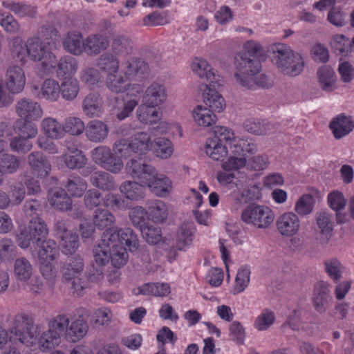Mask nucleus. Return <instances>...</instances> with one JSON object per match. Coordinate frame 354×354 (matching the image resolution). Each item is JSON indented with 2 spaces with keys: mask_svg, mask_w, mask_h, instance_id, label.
<instances>
[{
  "mask_svg": "<svg viewBox=\"0 0 354 354\" xmlns=\"http://www.w3.org/2000/svg\"><path fill=\"white\" fill-rule=\"evenodd\" d=\"M262 55L263 50L258 43L249 41L244 44L243 50L234 57V78L237 84L247 89L254 88V77L261 69Z\"/></svg>",
  "mask_w": 354,
  "mask_h": 354,
  "instance_id": "f257e3e1",
  "label": "nucleus"
},
{
  "mask_svg": "<svg viewBox=\"0 0 354 354\" xmlns=\"http://www.w3.org/2000/svg\"><path fill=\"white\" fill-rule=\"evenodd\" d=\"M269 52L272 63L283 75L296 77L304 71L303 57L286 44H275L270 46Z\"/></svg>",
  "mask_w": 354,
  "mask_h": 354,
  "instance_id": "f03ea898",
  "label": "nucleus"
},
{
  "mask_svg": "<svg viewBox=\"0 0 354 354\" xmlns=\"http://www.w3.org/2000/svg\"><path fill=\"white\" fill-rule=\"evenodd\" d=\"M48 234V229L41 217L30 218L27 227H24L17 235V242L21 248H28L32 245H39Z\"/></svg>",
  "mask_w": 354,
  "mask_h": 354,
  "instance_id": "7ed1b4c3",
  "label": "nucleus"
},
{
  "mask_svg": "<svg viewBox=\"0 0 354 354\" xmlns=\"http://www.w3.org/2000/svg\"><path fill=\"white\" fill-rule=\"evenodd\" d=\"M69 319L64 315H59L48 322V330L44 332L39 339L41 349L46 352L59 344L60 337L64 335L66 339V330Z\"/></svg>",
  "mask_w": 354,
  "mask_h": 354,
  "instance_id": "20e7f679",
  "label": "nucleus"
},
{
  "mask_svg": "<svg viewBox=\"0 0 354 354\" xmlns=\"http://www.w3.org/2000/svg\"><path fill=\"white\" fill-rule=\"evenodd\" d=\"M151 138L147 132H138L130 140L120 139L116 141L113 149L116 154L121 157L128 158L134 153L145 152L149 149Z\"/></svg>",
  "mask_w": 354,
  "mask_h": 354,
  "instance_id": "39448f33",
  "label": "nucleus"
},
{
  "mask_svg": "<svg viewBox=\"0 0 354 354\" xmlns=\"http://www.w3.org/2000/svg\"><path fill=\"white\" fill-rule=\"evenodd\" d=\"M241 219L245 223L252 224L258 228H266L273 222L274 214L266 206L252 203L243 210Z\"/></svg>",
  "mask_w": 354,
  "mask_h": 354,
  "instance_id": "423d86ee",
  "label": "nucleus"
},
{
  "mask_svg": "<svg viewBox=\"0 0 354 354\" xmlns=\"http://www.w3.org/2000/svg\"><path fill=\"white\" fill-rule=\"evenodd\" d=\"M10 332L22 344L32 345L36 338L32 317L25 314H17L14 318Z\"/></svg>",
  "mask_w": 354,
  "mask_h": 354,
  "instance_id": "0eeeda50",
  "label": "nucleus"
},
{
  "mask_svg": "<svg viewBox=\"0 0 354 354\" xmlns=\"http://www.w3.org/2000/svg\"><path fill=\"white\" fill-rule=\"evenodd\" d=\"M91 155L95 164L111 173L118 174L123 168L121 158L108 147H97L92 151Z\"/></svg>",
  "mask_w": 354,
  "mask_h": 354,
  "instance_id": "6e6552de",
  "label": "nucleus"
},
{
  "mask_svg": "<svg viewBox=\"0 0 354 354\" xmlns=\"http://www.w3.org/2000/svg\"><path fill=\"white\" fill-rule=\"evenodd\" d=\"M28 56L34 61H41L45 70L55 67V56L46 49L45 44L39 37H33L27 41Z\"/></svg>",
  "mask_w": 354,
  "mask_h": 354,
  "instance_id": "1a4fd4ad",
  "label": "nucleus"
},
{
  "mask_svg": "<svg viewBox=\"0 0 354 354\" xmlns=\"http://www.w3.org/2000/svg\"><path fill=\"white\" fill-rule=\"evenodd\" d=\"M127 174L140 183L147 185L155 178L156 169L142 158H131L126 164Z\"/></svg>",
  "mask_w": 354,
  "mask_h": 354,
  "instance_id": "9d476101",
  "label": "nucleus"
},
{
  "mask_svg": "<svg viewBox=\"0 0 354 354\" xmlns=\"http://www.w3.org/2000/svg\"><path fill=\"white\" fill-rule=\"evenodd\" d=\"M111 248L99 243L93 250L94 261L96 264L92 266L86 272V277L92 282L97 281L103 278V267L109 261Z\"/></svg>",
  "mask_w": 354,
  "mask_h": 354,
  "instance_id": "9b49d317",
  "label": "nucleus"
},
{
  "mask_svg": "<svg viewBox=\"0 0 354 354\" xmlns=\"http://www.w3.org/2000/svg\"><path fill=\"white\" fill-rule=\"evenodd\" d=\"M78 317L73 321L71 325H68L66 330V340L70 342H76L83 338L88 332V326L87 320L89 314L85 308H78L77 310Z\"/></svg>",
  "mask_w": 354,
  "mask_h": 354,
  "instance_id": "f8f14e48",
  "label": "nucleus"
},
{
  "mask_svg": "<svg viewBox=\"0 0 354 354\" xmlns=\"http://www.w3.org/2000/svg\"><path fill=\"white\" fill-rule=\"evenodd\" d=\"M15 111L20 119L26 121H35L40 119L43 115L41 106L34 100L23 97L15 105Z\"/></svg>",
  "mask_w": 354,
  "mask_h": 354,
  "instance_id": "ddd939ff",
  "label": "nucleus"
},
{
  "mask_svg": "<svg viewBox=\"0 0 354 354\" xmlns=\"http://www.w3.org/2000/svg\"><path fill=\"white\" fill-rule=\"evenodd\" d=\"M26 76L24 70L17 66H10L6 74L5 87L12 94H18L24 88Z\"/></svg>",
  "mask_w": 354,
  "mask_h": 354,
  "instance_id": "4468645a",
  "label": "nucleus"
},
{
  "mask_svg": "<svg viewBox=\"0 0 354 354\" xmlns=\"http://www.w3.org/2000/svg\"><path fill=\"white\" fill-rule=\"evenodd\" d=\"M329 286V283L324 281H319L315 286L313 304L315 309L319 313L327 310L332 300Z\"/></svg>",
  "mask_w": 354,
  "mask_h": 354,
  "instance_id": "2eb2a0df",
  "label": "nucleus"
},
{
  "mask_svg": "<svg viewBox=\"0 0 354 354\" xmlns=\"http://www.w3.org/2000/svg\"><path fill=\"white\" fill-rule=\"evenodd\" d=\"M27 162L32 174L37 177L45 178L49 175L51 165L48 158L41 152H31L27 156Z\"/></svg>",
  "mask_w": 354,
  "mask_h": 354,
  "instance_id": "dca6fc26",
  "label": "nucleus"
},
{
  "mask_svg": "<svg viewBox=\"0 0 354 354\" xmlns=\"http://www.w3.org/2000/svg\"><path fill=\"white\" fill-rule=\"evenodd\" d=\"M276 225L281 235L292 236L299 231L300 222L297 214L293 212H286L279 216Z\"/></svg>",
  "mask_w": 354,
  "mask_h": 354,
  "instance_id": "f3484780",
  "label": "nucleus"
},
{
  "mask_svg": "<svg viewBox=\"0 0 354 354\" xmlns=\"http://www.w3.org/2000/svg\"><path fill=\"white\" fill-rule=\"evenodd\" d=\"M149 67L140 58H131L125 62L124 74L129 78L143 80L149 75Z\"/></svg>",
  "mask_w": 354,
  "mask_h": 354,
  "instance_id": "a211bd4d",
  "label": "nucleus"
},
{
  "mask_svg": "<svg viewBox=\"0 0 354 354\" xmlns=\"http://www.w3.org/2000/svg\"><path fill=\"white\" fill-rule=\"evenodd\" d=\"M315 221L322 236L320 243L323 245L328 243L333 230L332 215L325 211H319L315 214Z\"/></svg>",
  "mask_w": 354,
  "mask_h": 354,
  "instance_id": "6ab92c4d",
  "label": "nucleus"
},
{
  "mask_svg": "<svg viewBox=\"0 0 354 354\" xmlns=\"http://www.w3.org/2000/svg\"><path fill=\"white\" fill-rule=\"evenodd\" d=\"M84 51L88 55H97L109 46V40L102 34H92L84 40Z\"/></svg>",
  "mask_w": 354,
  "mask_h": 354,
  "instance_id": "aec40b11",
  "label": "nucleus"
},
{
  "mask_svg": "<svg viewBox=\"0 0 354 354\" xmlns=\"http://www.w3.org/2000/svg\"><path fill=\"white\" fill-rule=\"evenodd\" d=\"M331 129L335 139H340L348 135L354 128V122L351 117L339 115L330 122Z\"/></svg>",
  "mask_w": 354,
  "mask_h": 354,
  "instance_id": "412c9836",
  "label": "nucleus"
},
{
  "mask_svg": "<svg viewBox=\"0 0 354 354\" xmlns=\"http://www.w3.org/2000/svg\"><path fill=\"white\" fill-rule=\"evenodd\" d=\"M320 88L326 92H332L337 88V77L334 70L328 65L320 66L317 71Z\"/></svg>",
  "mask_w": 354,
  "mask_h": 354,
  "instance_id": "4be33fe9",
  "label": "nucleus"
},
{
  "mask_svg": "<svg viewBox=\"0 0 354 354\" xmlns=\"http://www.w3.org/2000/svg\"><path fill=\"white\" fill-rule=\"evenodd\" d=\"M86 138L93 142H102L109 133L108 126L100 120L90 121L85 128Z\"/></svg>",
  "mask_w": 354,
  "mask_h": 354,
  "instance_id": "5701e85b",
  "label": "nucleus"
},
{
  "mask_svg": "<svg viewBox=\"0 0 354 354\" xmlns=\"http://www.w3.org/2000/svg\"><path fill=\"white\" fill-rule=\"evenodd\" d=\"M167 97L165 88L163 85L153 82L145 91L142 102L151 106H158Z\"/></svg>",
  "mask_w": 354,
  "mask_h": 354,
  "instance_id": "b1692460",
  "label": "nucleus"
},
{
  "mask_svg": "<svg viewBox=\"0 0 354 354\" xmlns=\"http://www.w3.org/2000/svg\"><path fill=\"white\" fill-rule=\"evenodd\" d=\"M212 86L206 85L207 90L203 93V102L206 107L208 106L207 111L220 113L225 107V100L221 94L211 88Z\"/></svg>",
  "mask_w": 354,
  "mask_h": 354,
  "instance_id": "393cba45",
  "label": "nucleus"
},
{
  "mask_svg": "<svg viewBox=\"0 0 354 354\" xmlns=\"http://www.w3.org/2000/svg\"><path fill=\"white\" fill-rule=\"evenodd\" d=\"M146 211L154 223H162L167 218V208L160 200H148L146 201Z\"/></svg>",
  "mask_w": 354,
  "mask_h": 354,
  "instance_id": "a878e982",
  "label": "nucleus"
},
{
  "mask_svg": "<svg viewBox=\"0 0 354 354\" xmlns=\"http://www.w3.org/2000/svg\"><path fill=\"white\" fill-rule=\"evenodd\" d=\"M69 152L62 156V160L70 169L83 168L87 163V158L84 153L75 147H67Z\"/></svg>",
  "mask_w": 354,
  "mask_h": 354,
  "instance_id": "bb28decb",
  "label": "nucleus"
},
{
  "mask_svg": "<svg viewBox=\"0 0 354 354\" xmlns=\"http://www.w3.org/2000/svg\"><path fill=\"white\" fill-rule=\"evenodd\" d=\"M192 70L200 77H205L209 82V85L215 87L216 85L220 86V76L214 73L212 68L209 66L207 62L205 59H199L197 62H194L192 64Z\"/></svg>",
  "mask_w": 354,
  "mask_h": 354,
  "instance_id": "cd10ccee",
  "label": "nucleus"
},
{
  "mask_svg": "<svg viewBox=\"0 0 354 354\" xmlns=\"http://www.w3.org/2000/svg\"><path fill=\"white\" fill-rule=\"evenodd\" d=\"M156 106H151L143 103L136 110V117L142 124H153L160 120L162 113L156 109Z\"/></svg>",
  "mask_w": 354,
  "mask_h": 354,
  "instance_id": "c85d7f7f",
  "label": "nucleus"
},
{
  "mask_svg": "<svg viewBox=\"0 0 354 354\" xmlns=\"http://www.w3.org/2000/svg\"><path fill=\"white\" fill-rule=\"evenodd\" d=\"M157 196L164 197L169 194L171 189V182L163 174L156 173L155 178L147 185Z\"/></svg>",
  "mask_w": 354,
  "mask_h": 354,
  "instance_id": "c756f323",
  "label": "nucleus"
},
{
  "mask_svg": "<svg viewBox=\"0 0 354 354\" xmlns=\"http://www.w3.org/2000/svg\"><path fill=\"white\" fill-rule=\"evenodd\" d=\"M56 73L59 77L68 79L73 75L77 69V62L72 56L68 55L61 57L58 62L54 64Z\"/></svg>",
  "mask_w": 354,
  "mask_h": 354,
  "instance_id": "7c9ffc66",
  "label": "nucleus"
},
{
  "mask_svg": "<svg viewBox=\"0 0 354 354\" xmlns=\"http://www.w3.org/2000/svg\"><path fill=\"white\" fill-rule=\"evenodd\" d=\"M90 183L93 186L103 191H111L116 187L114 178L103 171H97L91 174Z\"/></svg>",
  "mask_w": 354,
  "mask_h": 354,
  "instance_id": "2f4dec72",
  "label": "nucleus"
},
{
  "mask_svg": "<svg viewBox=\"0 0 354 354\" xmlns=\"http://www.w3.org/2000/svg\"><path fill=\"white\" fill-rule=\"evenodd\" d=\"M102 100L97 93L88 94L82 101V110L90 118L97 116L101 112Z\"/></svg>",
  "mask_w": 354,
  "mask_h": 354,
  "instance_id": "473e14b6",
  "label": "nucleus"
},
{
  "mask_svg": "<svg viewBox=\"0 0 354 354\" xmlns=\"http://www.w3.org/2000/svg\"><path fill=\"white\" fill-rule=\"evenodd\" d=\"M21 164L19 157L9 153H2L0 155V174H13L19 169Z\"/></svg>",
  "mask_w": 354,
  "mask_h": 354,
  "instance_id": "72a5a7b5",
  "label": "nucleus"
},
{
  "mask_svg": "<svg viewBox=\"0 0 354 354\" xmlns=\"http://www.w3.org/2000/svg\"><path fill=\"white\" fill-rule=\"evenodd\" d=\"M111 50L116 56H127L133 52V44L131 39L124 35H118L112 41Z\"/></svg>",
  "mask_w": 354,
  "mask_h": 354,
  "instance_id": "f704fd0d",
  "label": "nucleus"
},
{
  "mask_svg": "<svg viewBox=\"0 0 354 354\" xmlns=\"http://www.w3.org/2000/svg\"><path fill=\"white\" fill-rule=\"evenodd\" d=\"M330 44L334 53L343 56H346L352 52L353 47H354L353 38L350 40L344 35H334Z\"/></svg>",
  "mask_w": 354,
  "mask_h": 354,
  "instance_id": "c9c22d12",
  "label": "nucleus"
},
{
  "mask_svg": "<svg viewBox=\"0 0 354 354\" xmlns=\"http://www.w3.org/2000/svg\"><path fill=\"white\" fill-rule=\"evenodd\" d=\"M115 100L113 111L119 120H123L129 117L136 106L138 105V102L134 99L125 100L117 97Z\"/></svg>",
  "mask_w": 354,
  "mask_h": 354,
  "instance_id": "e433bc0d",
  "label": "nucleus"
},
{
  "mask_svg": "<svg viewBox=\"0 0 354 354\" xmlns=\"http://www.w3.org/2000/svg\"><path fill=\"white\" fill-rule=\"evenodd\" d=\"M194 231V224L189 221H185L177 230L176 248L182 250L185 246L191 244L193 233Z\"/></svg>",
  "mask_w": 354,
  "mask_h": 354,
  "instance_id": "4c0bfd02",
  "label": "nucleus"
},
{
  "mask_svg": "<svg viewBox=\"0 0 354 354\" xmlns=\"http://www.w3.org/2000/svg\"><path fill=\"white\" fill-rule=\"evenodd\" d=\"M64 185L68 192L75 197H81L87 189L86 181L77 175L70 176Z\"/></svg>",
  "mask_w": 354,
  "mask_h": 354,
  "instance_id": "58836bf2",
  "label": "nucleus"
},
{
  "mask_svg": "<svg viewBox=\"0 0 354 354\" xmlns=\"http://www.w3.org/2000/svg\"><path fill=\"white\" fill-rule=\"evenodd\" d=\"M96 65L102 71L110 74L118 72L120 62L113 53H104L97 58Z\"/></svg>",
  "mask_w": 354,
  "mask_h": 354,
  "instance_id": "ea45409f",
  "label": "nucleus"
},
{
  "mask_svg": "<svg viewBox=\"0 0 354 354\" xmlns=\"http://www.w3.org/2000/svg\"><path fill=\"white\" fill-rule=\"evenodd\" d=\"M142 183L136 181H125L120 187L121 193L130 200H139L144 198L145 187Z\"/></svg>",
  "mask_w": 354,
  "mask_h": 354,
  "instance_id": "a19ab883",
  "label": "nucleus"
},
{
  "mask_svg": "<svg viewBox=\"0 0 354 354\" xmlns=\"http://www.w3.org/2000/svg\"><path fill=\"white\" fill-rule=\"evenodd\" d=\"M38 251L39 259H47L54 261L59 256V247L57 243L53 239H43L39 245Z\"/></svg>",
  "mask_w": 354,
  "mask_h": 354,
  "instance_id": "79ce46f5",
  "label": "nucleus"
},
{
  "mask_svg": "<svg viewBox=\"0 0 354 354\" xmlns=\"http://www.w3.org/2000/svg\"><path fill=\"white\" fill-rule=\"evenodd\" d=\"M72 203V199L64 189L54 192L50 198L52 207L61 212L71 210Z\"/></svg>",
  "mask_w": 354,
  "mask_h": 354,
  "instance_id": "37998d69",
  "label": "nucleus"
},
{
  "mask_svg": "<svg viewBox=\"0 0 354 354\" xmlns=\"http://www.w3.org/2000/svg\"><path fill=\"white\" fill-rule=\"evenodd\" d=\"M84 40L82 35L77 32H68L64 41V47L69 53L79 55L84 51Z\"/></svg>",
  "mask_w": 354,
  "mask_h": 354,
  "instance_id": "c03bdc74",
  "label": "nucleus"
},
{
  "mask_svg": "<svg viewBox=\"0 0 354 354\" xmlns=\"http://www.w3.org/2000/svg\"><path fill=\"white\" fill-rule=\"evenodd\" d=\"M2 5L4 8L10 10L20 17H28L33 18L37 12L35 7L21 2L7 1H3Z\"/></svg>",
  "mask_w": 354,
  "mask_h": 354,
  "instance_id": "a18cd8bd",
  "label": "nucleus"
},
{
  "mask_svg": "<svg viewBox=\"0 0 354 354\" xmlns=\"http://www.w3.org/2000/svg\"><path fill=\"white\" fill-rule=\"evenodd\" d=\"M206 153L213 160H221L227 155V147L219 140L208 139L205 144Z\"/></svg>",
  "mask_w": 354,
  "mask_h": 354,
  "instance_id": "49530a36",
  "label": "nucleus"
},
{
  "mask_svg": "<svg viewBox=\"0 0 354 354\" xmlns=\"http://www.w3.org/2000/svg\"><path fill=\"white\" fill-rule=\"evenodd\" d=\"M41 129L48 138L52 139H59L64 135L63 127L53 118H46L42 120Z\"/></svg>",
  "mask_w": 354,
  "mask_h": 354,
  "instance_id": "de8ad7c7",
  "label": "nucleus"
},
{
  "mask_svg": "<svg viewBox=\"0 0 354 354\" xmlns=\"http://www.w3.org/2000/svg\"><path fill=\"white\" fill-rule=\"evenodd\" d=\"M328 203L329 207L336 212L337 223H342L344 221L340 220V217L342 216L340 211L344 209L346 204V200L343 194L338 191L330 192L328 196Z\"/></svg>",
  "mask_w": 354,
  "mask_h": 354,
  "instance_id": "09e8293b",
  "label": "nucleus"
},
{
  "mask_svg": "<svg viewBox=\"0 0 354 354\" xmlns=\"http://www.w3.org/2000/svg\"><path fill=\"white\" fill-rule=\"evenodd\" d=\"M14 273L17 279L26 281L28 280L32 275V265L26 258H18L15 260L14 263Z\"/></svg>",
  "mask_w": 354,
  "mask_h": 354,
  "instance_id": "8fccbe9b",
  "label": "nucleus"
},
{
  "mask_svg": "<svg viewBox=\"0 0 354 354\" xmlns=\"http://www.w3.org/2000/svg\"><path fill=\"white\" fill-rule=\"evenodd\" d=\"M193 117L200 126L203 127H209L216 120V115L202 105H198L194 109Z\"/></svg>",
  "mask_w": 354,
  "mask_h": 354,
  "instance_id": "3c124183",
  "label": "nucleus"
},
{
  "mask_svg": "<svg viewBox=\"0 0 354 354\" xmlns=\"http://www.w3.org/2000/svg\"><path fill=\"white\" fill-rule=\"evenodd\" d=\"M272 125L264 120L258 119H248L243 123L244 129L252 134L265 135L271 131Z\"/></svg>",
  "mask_w": 354,
  "mask_h": 354,
  "instance_id": "603ef678",
  "label": "nucleus"
},
{
  "mask_svg": "<svg viewBox=\"0 0 354 354\" xmlns=\"http://www.w3.org/2000/svg\"><path fill=\"white\" fill-rule=\"evenodd\" d=\"M59 91L64 100L72 101L77 96L79 83L76 79H65L59 86Z\"/></svg>",
  "mask_w": 354,
  "mask_h": 354,
  "instance_id": "864d4df0",
  "label": "nucleus"
},
{
  "mask_svg": "<svg viewBox=\"0 0 354 354\" xmlns=\"http://www.w3.org/2000/svg\"><path fill=\"white\" fill-rule=\"evenodd\" d=\"M32 121H26L23 119H18L14 124V129L18 136L31 139L37 134V129Z\"/></svg>",
  "mask_w": 354,
  "mask_h": 354,
  "instance_id": "5fc2aeb1",
  "label": "nucleus"
},
{
  "mask_svg": "<svg viewBox=\"0 0 354 354\" xmlns=\"http://www.w3.org/2000/svg\"><path fill=\"white\" fill-rule=\"evenodd\" d=\"M115 222V216L108 210L97 209L93 215V224L98 229L103 230L112 227Z\"/></svg>",
  "mask_w": 354,
  "mask_h": 354,
  "instance_id": "6e6d98bb",
  "label": "nucleus"
},
{
  "mask_svg": "<svg viewBox=\"0 0 354 354\" xmlns=\"http://www.w3.org/2000/svg\"><path fill=\"white\" fill-rule=\"evenodd\" d=\"M120 243L125 244L131 252L136 251L139 247L137 235L129 227L120 228Z\"/></svg>",
  "mask_w": 354,
  "mask_h": 354,
  "instance_id": "4d7b16f0",
  "label": "nucleus"
},
{
  "mask_svg": "<svg viewBox=\"0 0 354 354\" xmlns=\"http://www.w3.org/2000/svg\"><path fill=\"white\" fill-rule=\"evenodd\" d=\"M147 212L145 208L141 206L134 207L129 212V218L133 225L140 231L146 227L148 224Z\"/></svg>",
  "mask_w": 354,
  "mask_h": 354,
  "instance_id": "13d9d810",
  "label": "nucleus"
},
{
  "mask_svg": "<svg viewBox=\"0 0 354 354\" xmlns=\"http://www.w3.org/2000/svg\"><path fill=\"white\" fill-rule=\"evenodd\" d=\"M44 211V203L37 198L26 201L24 205V212L26 217L35 218L41 217Z\"/></svg>",
  "mask_w": 354,
  "mask_h": 354,
  "instance_id": "bf43d9fd",
  "label": "nucleus"
},
{
  "mask_svg": "<svg viewBox=\"0 0 354 354\" xmlns=\"http://www.w3.org/2000/svg\"><path fill=\"white\" fill-rule=\"evenodd\" d=\"M106 85L112 92L119 93L127 90L128 84L121 75L118 74V73H112L107 75Z\"/></svg>",
  "mask_w": 354,
  "mask_h": 354,
  "instance_id": "052dcab7",
  "label": "nucleus"
},
{
  "mask_svg": "<svg viewBox=\"0 0 354 354\" xmlns=\"http://www.w3.org/2000/svg\"><path fill=\"white\" fill-rule=\"evenodd\" d=\"M9 147L13 152L24 154L32 149V143L29 138L17 135L10 139Z\"/></svg>",
  "mask_w": 354,
  "mask_h": 354,
  "instance_id": "680f3d73",
  "label": "nucleus"
},
{
  "mask_svg": "<svg viewBox=\"0 0 354 354\" xmlns=\"http://www.w3.org/2000/svg\"><path fill=\"white\" fill-rule=\"evenodd\" d=\"M0 25L3 29L9 34H18L21 30V26L18 21L10 14L0 11Z\"/></svg>",
  "mask_w": 354,
  "mask_h": 354,
  "instance_id": "e2e57ef3",
  "label": "nucleus"
},
{
  "mask_svg": "<svg viewBox=\"0 0 354 354\" xmlns=\"http://www.w3.org/2000/svg\"><path fill=\"white\" fill-rule=\"evenodd\" d=\"M120 228L118 227H111L107 228L102 235V239L100 243L109 246L111 249L118 247H122L120 245Z\"/></svg>",
  "mask_w": 354,
  "mask_h": 354,
  "instance_id": "0e129e2a",
  "label": "nucleus"
},
{
  "mask_svg": "<svg viewBox=\"0 0 354 354\" xmlns=\"http://www.w3.org/2000/svg\"><path fill=\"white\" fill-rule=\"evenodd\" d=\"M62 127L63 133L66 132L73 136L82 134L86 128L83 121L77 117L66 118Z\"/></svg>",
  "mask_w": 354,
  "mask_h": 354,
  "instance_id": "69168bd1",
  "label": "nucleus"
},
{
  "mask_svg": "<svg viewBox=\"0 0 354 354\" xmlns=\"http://www.w3.org/2000/svg\"><path fill=\"white\" fill-rule=\"evenodd\" d=\"M314 204L315 199L312 195L304 194L297 201L295 210L300 216H306L313 212Z\"/></svg>",
  "mask_w": 354,
  "mask_h": 354,
  "instance_id": "338daca9",
  "label": "nucleus"
},
{
  "mask_svg": "<svg viewBox=\"0 0 354 354\" xmlns=\"http://www.w3.org/2000/svg\"><path fill=\"white\" fill-rule=\"evenodd\" d=\"M59 86L55 80L48 79L44 81L42 85L41 95L46 100L55 101L59 97Z\"/></svg>",
  "mask_w": 354,
  "mask_h": 354,
  "instance_id": "774afa93",
  "label": "nucleus"
}]
</instances>
